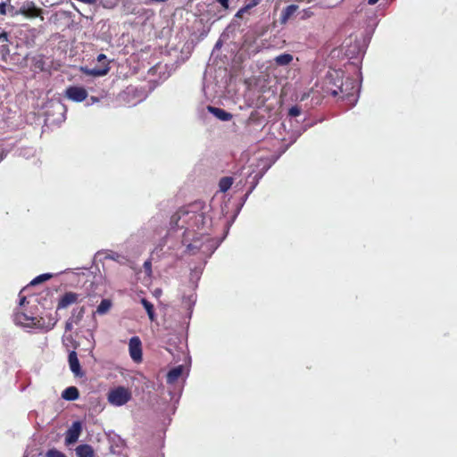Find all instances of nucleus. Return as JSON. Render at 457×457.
Here are the masks:
<instances>
[{
	"label": "nucleus",
	"mask_w": 457,
	"mask_h": 457,
	"mask_svg": "<svg viewBox=\"0 0 457 457\" xmlns=\"http://www.w3.org/2000/svg\"><path fill=\"white\" fill-rule=\"evenodd\" d=\"M176 215H178L179 220H182L183 224L179 225L181 228L186 225L188 228H201L205 222L204 214L193 210L189 206L181 208Z\"/></svg>",
	"instance_id": "obj_1"
},
{
	"label": "nucleus",
	"mask_w": 457,
	"mask_h": 457,
	"mask_svg": "<svg viewBox=\"0 0 457 457\" xmlns=\"http://www.w3.org/2000/svg\"><path fill=\"white\" fill-rule=\"evenodd\" d=\"M15 319L18 322L23 324L24 326L30 328H45L47 331L51 330L56 324V320L54 319H50L48 323L45 324L43 318L37 319L35 317H30L23 312H17L15 314Z\"/></svg>",
	"instance_id": "obj_2"
},
{
	"label": "nucleus",
	"mask_w": 457,
	"mask_h": 457,
	"mask_svg": "<svg viewBox=\"0 0 457 457\" xmlns=\"http://www.w3.org/2000/svg\"><path fill=\"white\" fill-rule=\"evenodd\" d=\"M131 392L125 386H117L109 391L108 402L114 406H121L126 404L131 399Z\"/></svg>",
	"instance_id": "obj_3"
},
{
	"label": "nucleus",
	"mask_w": 457,
	"mask_h": 457,
	"mask_svg": "<svg viewBox=\"0 0 457 457\" xmlns=\"http://www.w3.org/2000/svg\"><path fill=\"white\" fill-rule=\"evenodd\" d=\"M337 82H340V88L338 90L339 96L343 100H348L350 102L355 100V95L357 92L356 81L351 78H337Z\"/></svg>",
	"instance_id": "obj_4"
},
{
	"label": "nucleus",
	"mask_w": 457,
	"mask_h": 457,
	"mask_svg": "<svg viewBox=\"0 0 457 457\" xmlns=\"http://www.w3.org/2000/svg\"><path fill=\"white\" fill-rule=\"evenodd\" d=\"M337 78H343L342 71H334L327 75L324 83V92L327 95H330L332 96H339L338 90L340 88V82H337Z\"/></svg>",
	"instance_id": "obj_5"
},
{
	"label": "nucleus",
	"mask_w": 457,
	"mask_h": 457,
	"mask_svg": "<svg viewBox=\"0 0 457 457\" xmlns=\"http://www.w3.org/2000/svg\"><path fill=\"white\" fill-rule=\"evenodd\" d=\"M97 62L102 63V66L100 67H95V68H87V67H81V71L89 76L94 77H101L106 75L110 71L109 62H107V57L104 54H100L97 55Z\"/></svg>",
	"instance_id": "obj_6"
},
{
	"label": "nucleus",
	"mask_w": 457,
	"mask_h": 457,
	"mask_svg": "<svg viewBox=\"0 0 457 457\" xmlns=\"http://www.w3.org/2000/svg\"><path fill=\"white\" fill-rule=\"evenodd\" d=\"M63 96L72 102L81 103L87 99L88 94L83 87L70 86L65 89Z\"/></svg>",
	"instance_id": "obj_7"
},
{
	"label": "nucleus",
	"mask_w": 457,
	"mask_h": 457,
	"mask_svg": "<svg viewBox=\"0 0 457 457\" xmlns=\"http://www.w3.org/2000/svg\"><path fill=\"white\" fill-rule=\"evenodd\" d=\"M19 13L24 15L27 18L32 19L40 17L42 21L44 20V17L42 16V9L36 6L35 3L33 2H25L20 8Z\"/></svg>",
	"instance_id": "obj_8"
},
{
	"label": "nucleus",
	"mask_w": 457,
	"mask_h": 457,
	"mask_svg": "<svg viewBox=\"0 0 457 457\" xmlns=\"http://www.w3.org/2000/svg\"><path fill=\"white\" fill-rule=\"evenodd\" d=\"M129 355L135 362L142 361V343L138 337H133L129 343Z\"/></svg>",
	"instance_id": "obj_9"
},
{
	"label": "nucleus",
	"mask_w": 457,
	"mask_h": 457,
	"mask_svg": "<svg viewBox=\"0 0 457 457\" xmlns=\"http://www.w3.org/2000/svg\"><path fill=\"white\" fill-rule=\"evenodd\" d=\"M81 430V423L79 421L73 422L71 427L66 432L65 444L69 445L76 443L79 437Z\"/></svg>",
	"instance_id": "obj_10"
},
{
	"label": "nucleus",
	"mask_w": 457,
	"mask_h": 457,
	"mask_svg": "<svg viewBox=\"0 0 457 457\" xmlns=\"http://www.w3.org/2000/svg\"><path fill=\"white\" fill-rule=\"evenodd\" d=\"M68 361H69L71 370L76 376L82 377L83 372L81 370V367H80L79 361L78 359L77 353L74 350L70 352L69 356H68Z\"/></svg>",
	"instance_id": "obj_11"
},
{
	"label": "nucleus",
	"mask_w": 457,
	"mask_h": 457,
	"mask_svg": "<svg viewBox=\"0 0 457 457\" xmlns=\"http://www.w3.org/2000/svg\"><path fill=\"white\" fill-rule=\"evenodd\" d=\"M79 295L73 292H66L59 300L57 308L64 309L78 301Z\"/></svg>",
	"instance_id": "obj_12"
},
{
	"label": "nucleus",
	"mask_w": 457,
	"mask_h": 457,
	"mask_svg": "<svg viewBox=\"0 0 457 457\" xmlns=\"http://www.w3.org/2000/svg\"><path fill=\"white\" fill-rule=\"evenodd\" d=\"M299 7L296 4H290L285 7L279 17V21L281 24H286L293 15L298 11Z\"/></svg>",
	"instance_id": "obj_13"
},
{
	"label": "nucleus",
	"mask_w": 457,
	"mask_h": 457,
	"mask_svg": "<svg viewBox=\"0 0 457 457\" xmlns=\"http://www.w3.org/2000/svg\"><path fill=\"white\" fill-rule=\"evenodd\" d=\"M75 452L77 457H94L95 455L93 447L87 444L78 445Z\"/></svg>",
	"instance_id": "obj_14"
},
{
	"label": "nucleus",
	"mask_w": 457,
	"mask_h": 457,
	"mask_svg": "<svg viewBox=\"0 0 457 457\" xmlns=\"http://www.w3.org/2000/svg\"><path fill=\"white\" fill-rule=\"evenodd\" d=\"M183 373V366L179 365L173 369H171L166 377V381L168 384H174L179 380V378L182 376Z\"/></svg>",
	"instance_id": "obj_15"
},
{
	"label": "nucleus",
	"mask_w": 457,
	"mask_h": 457,
	"mask_svg": "<svg viewBox=\"0 0 457 457\" xmlns=\"http://www.w3.org/2000/svg\"><path fill=\"white\" fill-rule=\"evenodd\" d=\"M208 111L211 113H212L215 117H217L218 119H220V120H223V121H228V120H231V118H232L231 113L226 112L223 109L218 108V107L208 106Z\"/></svg>",
	"instance_id": "obj_16"
},
{
	"label": "nucleus",
	"mask_w": 457,
	"mask_h": 457,
	"mask_svg": "<svg viewBox=\"0 0 457 457\" xmlns=\"http://www.w3.org/2000/svg\"><path fill=\"white\" fill-rule=\"evenodd\" d=\"M79 396V392L76 386H69L62 393V397L68 401L77 400Z\"/></svg>",
	"instance_id": "obj_17"
},
{
	"label": "nucleus",
	"mask_w": 457,
	"mask_h": 457,
	"mask_svg": "<svg viewBox=\"0 0 457 457\" xmlns=\"http://www.w3.org/2000/svg\"><path fill=\"white\" fill-rule=\"evenodd\" d=\"M140 302H141L142 305L144 306V308L145 309L149 320L151 321H154L156 320V314L154 312V308L153 303H150L145 298H142Z\"/></svg>",
	"instance_id": "obj_18"
},
{
	"label": "nucleus",
	"mask_w": 457,
	"mask_h": 457,
	"mask_svg": "<svg viewBox=\"0 0 457 457\" xmlns=\"http://www.w3.org/2000/svg\"><path fill=\"white\" fill-rule=\"evenodd\" d=\"M233 184V179L231 177H223L220 179L219 187L220 192H227Z\"/></svg>",
	"instance_id": "obj_19"
},
{
	"label": "nucleus",
	"mask_w": 457,
	"mask_h": 457,
	"mask_svg": "<svg viewBox=\"0 0 457 457\" xmlns=\"http://www.w3.org/2000/svg\"><path fill=\"white\" fill-rule=\"evenodd\" d=\"M112 307V303L108 299H103L100 303V304L96 308V312L98 314H104L106 313Z\"/></svg>",
	"instance_id": "obj_20"
},
{
	"label": "nucleus",
	"mask_w": 457,
	"mask_h": 457,
	"mask_svg": "<svg viewBox=\"0 0 457 457\" xmlns=\"http://www.w3.org/2000/svg\"><path fill=\"white\" fill-rule=\"evenodd\" d=\"M293 60V56L289 54H282L276 57L275 61L278 65H287Z\"/></svg>",
	"instance_id": "obj_21"
},
{
	"label": "nucleus",
	"mask_w": 457,
	"mask_h": 457,
	"mask_svg": "<svg viewBox=\"0 0 457 457\" xmlns=\"http://www.w3.org/2000/svg\"><path fill=\"white\" fill-rule=\"evenodd\" d=\"M32 64L35 67V69H37L40 71H43L45 70L44 56L43 55H37V56L33 57Z\"/></svg>",
	"instance_id": "obj_22"
},
{
	"label": "nucleus",
	"mask_w": 457,
	"mask_h": 457,
	"mask_svg": "<svg viewBox=\"0 0 457 457\" xmlns=\"http://www.w3.org/2000/svg\"><path fill=\"white\" fill-rule=\"evenodd\" d=\"M85 313V307H80L79 311L76 313V311L74 310L72 312V315L71 316V321H74V324H79V321L82 320Z\"/></svg>",
	"instance_id": "obj_23"
},
{
	"label": "nucleus",
	"mask_w": 457,
	"mask_h": 457,
	"mask_svg": "<svg viewBox=\"0 0 457 457\" xmlns=\"http://www.w3.org/2000/svg\"><path fill=\"white\" fill-rule=\"evenodd\" d=\"M53 277L52 274L50 273H45V274H41L37 277H36L31 282H30V285L32 286H35V285H38L42 282H45L48 279H50L51 278Z\"/></svg>",
	"instance_id": "obj_24"
},
{
	"label": "nucleus",
	"mask_w": 457,
	"mask_h": 457,
	"mask_svg": "<svg viewBox=\"0 0 457 457\" xmlns=\"http://www.w3.org/2000/svg\"><path fill=\"white\" fill-rule=\"evenodd\" d=\"M46 457H66V455L61 451L53 448L46 453Z\"/></svg>",
	"instance_id": "obj_25"
},
{
	"label": "nucleus",
	"mask_w": 457,
	"mask_h": 457,
	"mask_svg": "<svg viewBox=\"0 0 457 457\" xmlns=\"http://www.w3.org/2000/svg\"><path fill=\"white\" fill-rule=\"evenodd\" d=\"M298 14L300 16V19L304 21L311 18L313 15V12L311 10V8H307L299 12Z\"/></svg>",
	"instance_id": "obj_26"
},
{
	"label": "nucleus",
	"mask_w": 457,
	"mask_h": 457,
	"mask_svg": "<svg viewBox=\"0 0 457 457\" xmlns=\"http://www.w3.org/2000/svg\"><path fill=\"white\" fill-rule=\"evenodd\" d=\"M251 9L245 4L242 8H240L236 13L237 18H243L244 14L248 12Z\"/></svg>",
	"instance_id": "obj_27"
},
{
	"label": "nucleus",
	"mask_w": 457,
	"mask_h": 457,
	"mask_svg": "<svg viewBox=\"0 0 457 457\" xmlns=\"http://www.w3.org/2000/svg\"><path fill=\"white\" fill-rule=\"evenodd\" d=\"M200 246L195 245V241L192 244H188L187 245V250L189 252V253H195L196 250H199Z\"/></svg>",
	"instance_id": "obj_28"
},
{
	"label": "nucleus",
	"mask_w": 457,
	"mask_h": 457,
	"mask_svg": "<svg viewBox=\"0 0 457 457\" xmlns=\"http://www.w3.org/2000/svg\"><path fill=\"white\" fill-rule=\"evenodd\" d=\"M9 41V36L8 33L5 31L0 32V42H8Z\"/></svg>",
	"instance_id": "obj_29"
},
{
	"label": "nucleus",
	"mask_w": 457,
	"mask_h": 457,
	"mask_svg": "<svg viewBox=\"0 0 457 457\" xmlns=\"http://www.w3.org/2000/svg\"><path fill=\"white\" fill-rule=\"evenodd\" d=\"M144 269H145V272H147L149 274L152 272V263H151V261L145 262Z\"/></svg>",
	"instance_id": "obj_30"
},
{
	"label": "nucleus",
	"mask_w": 457,
	"mask_h": 457,
	"mask_svg": "<svg viewBox=\"0 0 457 457\" xmlns=\"http://www.w3.org/2000/svg\"><path fill=\"white\" fill-rule=\"evenodd\" d=\"M7 13V5L4 2L0 3V14L5 15Z\"/></svg>",
	"instance_id": "obj_31"
},
{
	"label": "nucleus",
	"mask_w": 457,
	"mask_h": 457,
	"mask_svg": "<svg viewBox=\"0 0 457 457\" xmlns=\"http://www.w3.org/2000/svg\"><path fill=\"white\" fill-rule=\"evenodd\" d=\"M261 0H250L249 3L246 4L248 8L252 9L255 6H257L260 4Z\"/></svg>",
	"instance_id": "obj_32"
},
{
	"label": "nucleus",
	"mask_w": 457,
	"mask_h": 457,
	"mask_svg": "<svg viewBox=\"0 0 457 457\" xmlns=\"http://www.w3.org/2000/svg\"><path fill=\"white\" fill-rule=\"evenodd\" d=\"M289 114L294 117L298 116L300 114V110L297 107H292L289 110Z\"/></svg>",
	"instance_id": "obj_33"
},
{
	"label": "nucleus",
	"mask_w": 457,
	"mask_h": 457,
	"mask_svg": "<svg viewBox=\"0 0 457 457\" xmlns=\"http://www.w3.org/2000/svg\"><path fill=\"white\" fill-rule=\"evenodd\" d=\"M74 323V321H71V318L70 317V319L67 320L66 324H65V329L67 331H70L72 329V324Z\"/></svg>",
	"instance_id": "obj_34"
},
{
	"label": "nucleus",
	"mask_w": 457,
	"mask_h": 457,
	"mask_svg": "<svg viewBox=\"0 0 457 457\" xmlns=\"http://www.w3.org/2000/svg\"><path fill=\"white\" fill-rule=\"evenodd\" d=\"M225 9L228 8V0H216Z\"/></svg>",
	"instance_id": "obj_35"
},
{
	"label": "nucleus",
	"mask_w": 457,
	"mask_h": 457,
	"mask_svg": "<svg viewBox=\"0 0 457 457\" xmlns=\"http://www.w3.org/2000/svg\"><path fill=\"white\" fill-rule=\"evenodd\" d=\"M167 1L168 0H148V2H150V3H164Z\"/></svg>",
	"instance_id": "obj_36"
},
{
	"label": "nucleus",
	"mask_w": 457,
	"mask_h": 457,
	"mask_svg": "<svg viewBox=\"0 0 457 457\" xmlns=\"http://www.w3.org/2000/svg\"><path fill=\"white\" fill-rule=\"evenodd\" d=\"M5 154L4 151H0V162L4 159Z\"/></svg>",
	"instance_id": "obj_37"
},
{
	"label": "nucleus",
	"mask_w": 457,
	"mask_h": 457,
	"mask_svg": "<svg viewBox=\"0 0 457 457\" xmlns=\"http://www.w3.org/2000/svg\"><path fill=\"white\" fill-rule=\"evenodd\" d=\"M26 302V297L25 296H21V299H20V305H23Z\"/></svg>",
	"instance_id": "obj_38"
},
{
	"label": "nucleus",
	"mask_w": 457,
	"mask_h": 457,
	"mask_svg": "<svg viewBox=\"0 0 457 457\" xmlns=\"http://www.w3.org/2000/svg\"><path fill=\"white\" fill-rule=\"evenodd\" d=\"M378 2V0H368V4L370 5H373V4H377Z\"/></svg>",
	"instance_id": "obj_39"
},
{
	"label": "nucleus",
	"mask_w": 457,
	"mask_h": 457,
	"mask_svg": "<svg viewBox=\"0 0 457 457\" xmlns=\"http://www.w3.org/2000/svg\"><path fill=\"white\" fill-rule=\"evenodd\" d=\"M72 345H73L74 349H76L78 347V343L76 341H73Z\"/></svg>",
	"instance_id": "obj_40"
},
{
	"label": "nucleus",
	"mask_w": 457,
	"mask_h": 457,
	"mask_svg": "<svg viewBox=\"0 0 457 457\" xmlns=\"http://www.w3.org/2000/svg\"><path fill=\"white\" fill-rule=\"evenodd\" d=\"M91 99H92L93 102H97L98 101V99L96 97H94V96H92Z\"/></svg>",
	"instance_id": "obj_41"
}]
</instances>
